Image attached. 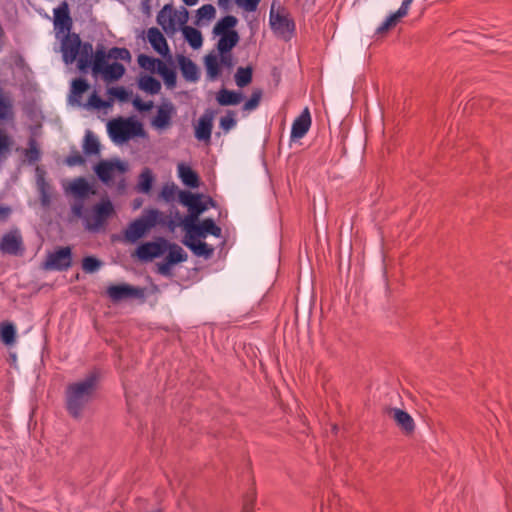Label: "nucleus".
<instances>
[{
	"mask_svg": "<svg viewBox=\"0 0 512 512\" xmlns=\"http://www.w3.org/2000/svg\"><path fill=\"white\" fill-rule=\"evenodd\" d=\"M88 88L87 81L82 78L75 79L72 82V93L76 96L82 95Z\"/></svg>",
	"mask_w": 512,
	"mask_h": 512,
	"instance_id": "50",
	"label": "nucleus"
},
{
	"mask_svg": "<svg viewBox=\"0 0 512 512\" xmlns=\"http://www.w3.org/2000/svg\"><path fill=\"white\" fill-rule=\"evenodd\" d=\"M391 417L395 421L397 427L405 434H411L415 429L414 419L406 411L393 408L390 411Z\"/></svg>",
	"mask_w": 512,
	"mask_h": 512,
	"instance_id": "18",
	"label": "nucleus"
},
{
	"mask_svg": "<svg viewBox=\"0 0 512 512\" xmlns=\"http://www.w3.org/2000/svg\"><path fill=\"white\" fill-rule=\"evenodd\" d=\"M214 113L206 111L195 126V138L199 141L209 142L213 129Z\"/></svg>",
	"mask_w": 512,
	"mask_h": 512,
	"instance_id": "17",
	"label": "nucleus"
},
{
	"mask_svg": "<svg viewBox=\"0 0 512 512\" xmlns=\"http://www.w3.org/2000/svg\"><path fill=\"white\" fill-rule=\"evenodd\" d=\"M12 213L9 206L0 205V222L6 221Z\"/></svg>",
	"mask_w": 512,
	"mask_h": 512,
	"instance_id": "60",
	"label": "nucleus"
},
{
	"mask_svg": "<svg viewBox=\"0 0 512 512\" xmlns=\"http://www.w3.org/2000/svg\"><path fill=\"white\" fill-rule=\"evenodd\" d=\"M167 251L168 254L165 258L173 265L185 262L188 258L187 253L183 248L175 243L168 242Z\"/></svg>",
	"mask_w": 512,
	"mask_h": 512,
	"instance_id": "31",
	"label": "nucleus"
},
{
	"mask_svg": "<svg viewBox=\"0 0 512 512\" xmlns=\"http://www.w3.org/2000/svg\"><path fill=\"white\" fill-rule=\"evenodd\" d=\"M139 88L150 94H157L161 90V83L152 76H143L139 79Z\"/></svg>",
	"mask_w": 512,
	"mask_h": 512,
	"instance_id": "38",
	"label": "nucleus"
},
{
	"mask_svg": "<svg viewBox=\"0 0 512 512\" xmlns=\"http://www.w3.org/2000/svg\"><path fill=\"white\" fill-rule=\"evenodd\" d=\"M215 14V7L212 4H205L197 10V23H199L202 20L210 21L215 17Z\"/></svg>",
	"mask_w": 512,
	"mask_h": 512,
	"instance_id": "44",
	"label": "nucleus"
},
{
	"mask_svg": "<svg viewBox=\"0 0 512 512\" xmlns=\"http://www.w3.org/2000/svg\"><path fill=\"white\" fill-rule=\"evenodd\" d=\"M181 31L184 39L193 49H199L202 47L203 37L202 33L198 29L184 24Z\"/></svg>",
	"mask_w": 512,
	"mask_h": 512,
	"instance_id": "27",
	"label": "nucleus"
},
{
	"mask_svg": "<svg viewBox=\"0 0 512 512\" xmlns=\"http://www.w3.org/2000/svg\"><path fill=\"white\" fill-rule=\"evenodd\" d=\"M107 58H109L108 54H106L103 48L96 50L93 60L91 59L90 65L92 66L93 73L101 74L103 72L105 67L109 65Z\"/></svg>",
	"mask_w": 512,
	"mask_h": 512,
	"instance_id": "36",
	"label": "nucleus"
},
{
	"mask_svg": "<svg viewBox=\"0 0 512 512\" xmlns=\"http://www.w3.org/2000/svg\"><path fill=\"white\" fill-rule=\"evenodd\" d=\"M12 138L0 129V169L11 154Z\"/></svg>",
	"mask_w": 512,
	"mask_h": 512,
	"instance_id": "33",
	"label": "nucleus"
},
{
	"mask_svg": "<svg viewBox=\"0 0 512 512\" xmlns=\"http://www.w3.org/2000/svg\"><path fill=\"white\" fill-rule=\"evenodd\" d=\"M106 294L113 302H119L128 298H144V290L142 288L125 283L108 286Z\"/></svg>",
	"mask_w": 512,
	"mask_h": 512,
	"instance_id": "13",
	"label": "nucleus"
},
{
	"mask_svg": "<svg viewBox=\"0 0 512 512\" xmlns=\"http://www.w3.org/2000/svg\"><path fill=\"white\" fill-rule=\"evenodd\" d=\"M157 72L161 75L165 84L168 87H170V88L175 87L176 82H177V75L173 68L169 67L163 61H159V67H157Z\"/></svg>",
	"mask_w": 512,
	"mask_h": 512,
	"instance_id": "34",
	"label": "nucleus"
},
{
	"mask_svg": "<svg viewBox=\"0 0 512 512\" xmlns=\"http://www.w3.org/2000/svg\"><path fill=\"white\" fill-rule=\"evenodd\" d=\"M219 124L220 128L225 132H228L231 129H233L237 124V121L235 119V112L231 110L227 111L226 115L220 118Z\"/></svg>",
	"mask_w": 512,
	"mask_h": 512,
	"instance_id": "46",
	"label": "nucleus"
},
{
	"mask_svg": "<svg viewBox=\"0 0 512 512\" xmlns=\"http://www.w3.org/2000/svg\"><path fill=\"white\" fill-rule=\"evenodd\" d=\"M153 180H154V177H153L151 170L149 168H145L139 176V180H138V184H137L138 192L145 193V194L149 193L152 188Z\"/></svg>",
	"mask_w": 512,
	"mask_h": 512,
	"instance_id": "40",
	"label": "nucleus"
},
{
	"mask_svg": "<svg viewBox=\"0 0 512 512\" xmlns=\"http://www.w3.org/2000/svg\"><path fill=\"white\" fill-rule=\"evenodd\" d=\"M109 94L114 96L120 101H127L129 99V92L123 87H113L109 89Z\"/></svg>",
	"mask_w": 512,
	"mask_h": 512,
	"instance_id": "52",
	"label": "nucleus"
},
{
	"mask_svg": "<svg viewBox=\"0 0 512 512\" xmlns=\"http://www.w3.org/2000/svg\"><path fill=\"white\" fill-rule=\"evenodd\" d=\"M413 0H403L400 8L395 12L400 18L406 16Z\"/></svg>",
	"mask_w": 512,
	"mask_h": 512,
	"instance_id": "59",
	"label": "nucleus"
},
{
	"mask_svg": "<svg viewBox=\"0 0 512 512\" xmlns=\"http://www.w3.org/2000/svg\"><path fill=\"white\" fill-rule=\"evenodd\" d=\"M114 206L109 199L102 200L93 206L89 213L84 216V225L90 232L100 231L107 220L113 215Z\"/></svg>",
	"mask_w": 512,
	"mask_h": 512,
	"instance_id": "6",
	"label": "nucleus"
},
{
	"mask_svg": "<svg viewBox=\"0 0 512 512\" xmlns=\"http://www.w3.org/2000/svg\"><path fill=\"white\" fill-rule=\"evenodd\" d=\"M187 6H194L199 0H182Z\"/></svg>",
	"mask_w": 512,
	"mask_h": 512,
	"instance_id": "61",
	"label": "nucleus"
},
{
	"mask_svg": "<svg viewBox=\"0 0 512 512\" xmlns=\"http://www.w3.org/2000/svg\"><path fill=\"white\" fill-rule=\"evenodd\" d=\"M252 81V69L250 67H239L235 73L236 85L243 88Z\"/></svg>",
	"mask_w": 512,
	"mask_h": 512,
	"instance_id": "42",
	"label": "nucleus"
},
{
	"mask_svg": "<svg viewBox=\"0 0 512 512\" xmlns=\"http://www.w3.org/2000/svg\"><path fill=\"white\" fill-rule=\"evenodd\" d=\"M175 114L174 105L170 101L163 102L158 106L156 115L151 120V126L158 132H163L171 127Z\"/></svg>",
	"mask_w": 512,
	"mask_h": 512,
	"instance_id": "10",
	"label": "nucleus"
},
{
	"mask_svg": "<svg viewBox=\"0 0 512 512\" xmlns=\"http://www.w3.org/2000/svg\"><path fill=\"white\" fill-rule=\"evenodd\" d=\"M168 241L159 238L157 241L145 242L136 249V256L142 261H151L167 251Z\"/></svg>",
	"mask_w": 512,
	"mask_h": 512,
	"instance_id": "11",
	"label": "nucleus"
},
{
	"mask_svg": "<svg viewBox=\"0 0 512 512\" xmlns=\"http://www.w3.org/2000/svg\"><path fill=\"white\" fill-rule=\"evenodd\" d=\"M173 264L170 263L166 258L157 264V272L163 276L171 275V269Z\"/></svg>",
	"mask_w": 512,
	"mask_h": 512,
	"instance_id": "57",
	"label": "nucleus"
},
{
	"mask_svg": "<svg viewBox=\"0 0 512 512\" xmlns=\"http://www.w3.org/2000/svg\"><path fill=\"white\" fill-rule=\"evenodd\" d=\"M107 132L110 139L116 144H123L129 140L144 135L143 126L132 118L118 117L109 120Z\"/></svg>",
	"mask_w": 512,
	"mask_h": 512,
	"instance_id": "3",
	"label": "nucleus"
},
{
	"mask_svg": "<svg viewBox=\"0 0 512 512\" xmlns=\"http://www.w3.org/2000/svg\"><path fill=\"white\" fill-rule=\"evenodd\" d=\"M63 61L72 64L77 60L78 68L81 71L87 70L91 65L93 46L89 42L82 43L78 34H65L60 36Z\"/></svg>",
	"mask_w": 512,
	"mask_h": 512,
	"instance_id": "2",
	"label": "nucleus"
},
{
	"mask_svg": "<svg viewBox=\"0 0 512 512\" xmlns=\"http://www.w3.org/2000/svg\"><path fill=\"white\" fill-rule=\"evenodd\" d=\"M16 339V326L10 321H2L0 323V340L2 343L7 347H11L15 345Z\"/></svg>",
	"mask_w": 512,
	"mask_h": 512,
	"instance_id": "24",
	"label": "nucleus"
},
{
	"mask_svg": "<svg viewBox=\"0 0 512 512\" xmlns=\"http://www.w3.org/2000/svg\"><path fill=\"white\" fill-rule=\"evenodd\" d=\"M237 18L233 15H227L222 17L214 26L213 33L215 35H221L235 31L234 27L237 25Z\"/></svg>",
	"mask_w": 512,
	"mask_h": 512,
	"instance_id": "30",
	"label": "nucleus"
},
{
	"mask_svg": "<svg viewBox=\"0 0 512 512\" xmlns=\"http://www.w3.org/2000/svg\"><path fill=\"white\" fill-rule=\"evenodd\" d=\"M12 100L10 96L0 87V119L6 120L13 114Z\"/></svg>",
	"mask_w": 512,
	"mask_h": 512,
	"instance_id": "41",
	"label": "nucleus"
},
{
	"mask_svg": "<svg viewBox=\"0 0 512 512\" xmlns=\"http://www.w3.org/2000/svg\"><path fill=\"white\" fill-rule=\"evenodd\" d=\"M98 387L96 372L88 374L85 378L70 383L65 390V404L70 416L79 419L93 401Z\"/></svg>",
	"mask_w": 512,
	"mask_h": 512,
	"instance_id": "1",
	"label": "nucleus"
},
{
	"mask_svg": "<svg viewBox=\"0 0 512 512\" xmlns=\"http://www.w3.org/2000/svg\"><path fill=\"white\" fill-rule=\"evenodd\" d=\"M53 14L56 36L59 38L62 35L69 34L73 23L67 3L63 2L59 7L55 8Z\"/></svg>",
	"mask_w": 512,
	"mask_h": 512,
	"instance_id": "14",
	"label": "nucleus"
},
{
	"mask_svg": "<svg viewBox=\"0 0 512 512\" xmlns=\"http://www.w3.org/2000/svg\"><path fill=\"white\" fill-rule=\"evenodd\" d=\"M188 15L185 8L177 11L171 4H166L157 14V23L169 37H172L187 23Z\"/></svg>",
	"mask_w": 512,
	"mask_h": 512,
	"instance_id": "5",
	"label": "nucleus"
},
{
	"mask_svg": "<svg viewBox=\"0 0 512 512\" xmlns=\"http://www.w3.org/2000/svg\"><path fill=\"white\" fill-rule=\"evenodd\" d=\"M231 0H218V5L221 7H227Z\"/></svg>",
	"mask_w": 512,
	"mask_h": 512,
	"instance_id": "62",
	"label": "nucleus"
},
{
	"mask_svg": "<svg viewBox=\"0 0 512 512\" xmlns=\"http://www.w3.org/2000/svg\"><path fill=\"white\" fill-rule=\"evenodd\" d=\"M183 203L188 206L191 211V215L185 219H194V221H196L198 216L207 209L206 205L200 200L198 195L189 194L183 200Z\"/></svg>",
	"mask_w": 512,
	"mask_h": 512,
	"instance_id": "25",
	"label": "nucleus"
},
{
	"mask_svg": "<svg viewBox=\"0 0 512 512\" xmlns=\"http://www.w3.org/2000/svg\"><path fill=\"white\" fill-rule=\"evenodd\" d=\"M243 98L244 96L241 92L226 88L220 89L216 94V100L221 106L238 105L242 102Z\"/></svg>",
	"mask_w": 512,
	"mask_h": 512,
	"instance_id": "21",
	"label": "nucleus"
},
{
	"mask_svg": "<svg viewBox=\"0 0 512 512\" xmlns=\"http://www.w3.org/2000/svg\"><path fill=\"white\" fill-rule=\"evenodd\" d=\"M262 96V92L260 90L254 91L251 97L244 103L243 110L244 111H252L255 110L260 103Z\"/></svg>",
	"mask_w": 512,
	"mask_h": 512,
	"instance_id": "47",
	"label": "nucleus"
},
{
	"mask_svg": "<svg viewBox=\"0 0 512 512\" xmlns=\"http://www.w3.org/2000/svg\"><path fill=\"white\" fill-rule=\"evenodd\" d=\"M162 196L165 198V199H168V188L165 187L163 190H162Z\"/></svg>",
	"mask_w": 512,
	"mask_h": 512,
	"instance_id": "63",
	"label": "nucleus"
},
{
	"mask_svg": "<svg viewBox=\"0 0 512 512\" xmlns=\"http://www.w3.org/2000/svg\"><path fill=\"white\" fill-rule=\"evenodd\" d=\"M23 249L21 234L15 230L3 235L0 241V250L9 255H18Z\"/></svg>",
	"mask_w": 512,
	"mask_h": 512,
	"instance_id": "15",
	"label": "nucleus"
},
{
	"mask_svg": "<svg viewBox=\"0 0 512 512\" xmlns=\"http://www.w3.org/2000/svg\"><path fill=\"white\" fill-rule=\"evenodd\" d=\"M401 18L394 12L377 28V33L382 34L395 26Z\"/></svg>",
	"mask_w": 512,
	"mask_h": 512,
	"instance_id": "48",
	"label": "nucleus"
},
{
	"mask_svg": "<svg viewBox=\"0 0 512 512\" xmlns=\"http://www.w3.org/2000/svg\"><path fill=\"white\" fill-rule=\"evenodd\" d=\"M71 210L74 216L82 218L84 220V216L86 215V213H84V203L82 200L76 201L72 205Z\"/></svg>",
	"mask_w": 512,
	"mask_h": 512,
	"instance_id": "58",
	"label": "nucleus"
},
{
	"mask_svg": "<svg viewBox=\"0 0 512 512\" xmlns=\"http://www.w3.org/2000/svg\"><path fill=\"white\" fill-rule=\"evenodd\" d=\"M183 223L187 238H205L208 234L215 237L221 236V228L210 218L204 219L200 224H196L194 219H185Z\"/></svg>",
	"mask_w": 512,
	"mask_h": 512,
	"instance_id": "9",
	"label": "nucleus"
},
{
	"mask_svg": "<svg viewBox=\"0 0 512 512\" xmlns=\"http://www.w3.org/2000/svg\"><path fill=\"white\" fill-rule=\"evenodd\" d=\"M183 244L187 246L196 256H203L209 258L213 254V248L209 247L205 242L199 238L191 239L185 236Z\"/></svg>",
	"mask_w": 512,
	"mask_h": 512,
	"instance_id": "23",
	"label": "nucleus"
},
{
	"mask_svg": "<svg viewBox=\"0 0 512 512\" xmlns=\"http://www.w3.org/2000/svg\"><path fill=\"white\" fill-rule=\"evenodd\" d=\"M147 39L153 49L160 55L165 57L169 54L167 41L158 28H149L147 31Z\"/></svg>",
	"mask_w": 512,
	"mask_h": 512,
	"instance_id": "19",
	"label": "nucleus"
},
{
	"mask_svg": "<svg viewBox=\"0 0 512 512\" xmlns=\"http://www.w3.org/2000/svg\"><path fill=\"white\" fill-rule=\"evenodd\" d=\"M158 211L150 210L147 214L132 221L124 231L125 239L130 243L137 242L157 224Z\"/></svg>",
	"mask_w": 512,
	"mask_h": 512,
	"instance_id": "7",
	"label": "nucleus"
},
{
	"mask_svg": "<svg viewBox=\"0 0 512 512\" xmlns=\"http://www.w3.org/2000/svg\"><path fill=\"white\" fill-rule=\"evenodd\" d=\"M204 64L206 69L207 79L209 81L217 80L221 75V64L219 57L216 54L210 53L205 56Z\"/></svg>",
	"mask_w": 512,
	"mask_h": 512,
	"instance_id": "22",
	"label": "nucleus"
},
{
	"mask_svg": "<svg viewBox=\"0 0 512 512\" xmlns=\"http://www.w3.org/2000/svg\"><path fill=\"white\" fill-rule=\"evenodd\" d=\"M137 61L141 68L148 70V71H154L155 69L157 70V67H159V61H161V60L153 58L146 54H140L138 56Z\"/></svg>",
	"mask_w": 512,
	"mask_h": 512,
	"instance_id": "43",
	"label": "nucleus"
},
{
	"mask_svg": "<svg viewBox=\"0 0 512 512\" xmlns=\"http://www.w3.org/2000/svg\"><path fill=\"white\" fill-rule=\"evenodd\" d=\"M101 266L102 262L93 256L84 257L82 260V269L86 273H94L99 270Z\"/></svg>",
	"mask_w": 512,
	"mask_h": 512,
	"instance_id": "45",
	"label": "nucleus"
},
{
	"mask_svg": "<svg viewBox=\"0 0 512 512\" xmlns=\"http://www.w3.org/2000/svg\"><path fill=\"white\" fill-rule=\"evenodd\" d=\"M68 166L83 165L85 163L84 157L78 152L71 153L65 160Z\"/></svg>",
	"mask_w": 512,
	"mask_h": 512,
	"instance_id": "53",
	"label": "nucleus"
},
{
	"mask_svg": "<svg viewBox=\"0 0 512 512\" xmlns=\"http://www.w3.org/2000/svg\"><path fill=\"white\" fill-rule=\"evenodd\" d=\"M132 103H133V106L138 111H141V112L149 111V110H151L153 108V102L152 101L144 102L138 96L133 99Z\"/></svg>",
	"mask_w": 512,
	"mask_h": 512,
	"instance_id": "54",
	"label": "nucleus"
},
{
	"mask_svg": "<svg viewBox=\"0 0 512 512\" xmlns=\"http://www.w3.org/2000/svg\"><path fill=\"white\" fill-rule=\"evenodd\" d=\"M108 57L113 59L128 60L130 59V52L126 48L113 47L109 50Z\"/></svg>",
	"mask_w": 512,
	"mask_h": 512,
	"instance_id": "49",
	"label": "nucleus"
},
{
	"mask_svg": "<svg viewBox=\"0 0 512 512\" xmlns=\"http://www.w3.org/2000/svg\"><path fill=\"white\" fill-rule=\"evenodd\" d=\"M24 156L30 164L38 162L41 158V151L35 138L28 140V148L24 150Z\"/></svg>",
	"mask_w": 512,
	"mask_h": 512,
	"instance_id": "39",
	"label": "nucleus"
},
{
	"mask_svg": "<svg viewBox=\"0 0 512 512\" xmlns=\"http://www.w3.org/2000/svg\"><path fill=\"white\" fill-rule=\"evenodd\" d=\"M83 152L87 156L100 155V142L97 136L90 130L86 131L83 141Z\"/></svg>",
	"mask_w": 512,
	"mask_h": 512,
	"instance_id": "29",
	"label": "nucleus"
},
{
	"mask_svg": "<svg viewBox=\"0 0 512 512\" xmlns=\"http://www.w3.org/2000/svg\"><path fill=\"white\" fill-rule=\"evenodd\" d=\"M127 170V163L118 158L101 160L94 166L97 177L105 184L111 182L116 176L124 174Z\"/></svg>",
	"mask_w": 512,
	"mask_h": 512,
	"instance_id": "8",
	"label": "nucleus"
},
{
	"mask_svg": "<svg viewBox=\"0 0 512 512\" xmlns=\"http://www.w3.org/2000/svg\"><path fill=\"white\" fill-rule=\"evenodd\" d=\"M261 0H235L236 4L248 12L256 11Z\"/></svg>",
	"mask_w": 512,
	"mask_h": 512,
	"instance_id": "51",
	"label": "nucleus"
},
{
	"mask_svg": "<svg viewBox=\"0 0 512 512\" xmlns=\"http://www.w3.org/2000/svg\"><path fill=\"white\" fill-rule=\"evenodd\" d=\"M69 190L73 195L82 199L89 194L90 186L84 178L79 177L70 183Z\"/></svg>",
	"mask_w": 512,
	"mask_h": 512,
	"instance_id": "37",
	"label": "nucleus"
},
{
	"mask_svg": "<svg viewBox=\"0 0 512 512\" xmlns=\"http://www.w3.org/2000/svg\"><path fill=\"white\" fill-rule=\"evenodd\" d=\"M124 73L125 67L121 63L113 62L105 67L101 75L105 81H117Z\"/></svg>",
	"mask_w": 512,
	"mask_h": 512,
	"instance_id": "32",
	"label": "nucleus"
},
{
	"mask_svg": "<svg viewBox=\"0 0 512 512\" xmlns=\"http://www.w3.org/2000/svg\"><path fill=\"white\" fill-rule=\"evenodd\" d=\"M89 104L90 106L101 109V108H107L110 106V103L107 101H104L102 98H100L96 93H93L89 98Z\"/></svg>",
	"mask_w": 512,
	"mask_h": 512,
	"instance_id": "55",
	"label": "nucleus"
},
{
	"mask_svg": "<svg viewBox=\"0 0 512 512\" xmlns=\"http://www.w3.org/2000/svg\"><path fill=\"white\" fill-rule=\"evenodd\" d=\"M37 188L40 194V202L41 205L47 207L51 203V188L50 185L45 180L44 176L38 175L37 177Z\"/></svg>",
	"mask_w": 512,
	"mask_h": 512,
	"instance_id": "35",
	"label": "nucleus"
},
{
	"mask_svg": "<svg viewBox=\"0 0 512 512\" xmlns=\"http://www.w3.org/2000/svg\"><path fill=\"white\" fill-rule=\"evenodd\" d=\"M220 38L217 43L218 52H231V50L239 42V35L237 31L218 35Z\"/></svg>",
	"mask_w": 512,
	"mask_h": 512,
	"instance_id": "28",
	"label": "nucleus"
},
{
	"mask_svg": "<svg viewBox=\"0 0 512 512\" xmlns=\"http://www.w3.org/2000/svg\"><path fill=\"white\" fill-rule=\"evenodd\" d=\"M72 264V252L70 247H63L50 253L44 263L47 270L64 271Z\"/></svg>",
	"mask_w": 512,
	"mask_h": 512,
	"instance_id": "12",
	"label": "nucleus"
},
{
	"mask_svg": "<svg viewBox=\"0 0 512 512\" xmlns=\"http://www.w3.org/2000/svg\"><path fill=\"white\" fill-rule=\"evenodd\" d=\"M178 176L182 182L191 188H196L199 185V178L196 172H194L190 166L180 163L177 167Z\"/></svg>",
	"mask_w": 512,
	"mask_h": 512,
	"instance_id": "26",
	"label": "nucleus"
},
{
	"mask_svg": "<svg viewBox=\"0 0 512 512\" xmlns=\"http://www.w3.org/2000/svg\"><path fill=\"white\" fill-rule=\"evenodd\" d=\"M219 62L221 64V67L224 66L228 69L232 68L234 65L233 57L230 52H219Z\"/></svg>",
	"mask_w": 512,
	"mask_h": 512,
	"instance_id": "56",
	"label": "nucleus"
},
{
	"mask_svg": "<svg viewBox=\"0 0 512 512\" xmlns=\"http://www.w3.org/2000/svg\"><path fill=\"white\" fill-rule=\"evenodd\" d=\"M275 1L271 5L269 13V24L274 34L284 40H289L294 34L295 23L289 12L278 5L276 8Z\"/></svg>",
	"mask_w": 512,
	"mask_h": 512,
	"instance_id": "4",
	"label": "nucleus"
},
{
	"mask_svg": "<svg viewBox=\"0 0 512 512\" xmlns=\"http://www.w3.org/2000/svg\"><path fill=\"white\" fill-rule=\"evenodd\" d=\"M178 64L185 80L189 82H196L199 79L197 65L190 58L184 55H179Z\"/></svg>",
	"mask_w": 512,
	"mask_h": 512,
	"instance_id": "20",
	"label": "nucleus"
},
{
	"mask_svg": "<svg viewBox=\"0 0 512 512\" xmlns=\"http://www.w3.org/2000/svg\"><path fill=\"white\" fill-rule=\"evenodd\" d=\"M311 126V115L309 108L306 107L301 114L293 121L290 137L292 140L303 138Z\"/></svg>",
	"mask_w": 512,
	"mask_h": 512,
	"instance_id": "16",
	"label": "nucleus"
}]
</instances>
